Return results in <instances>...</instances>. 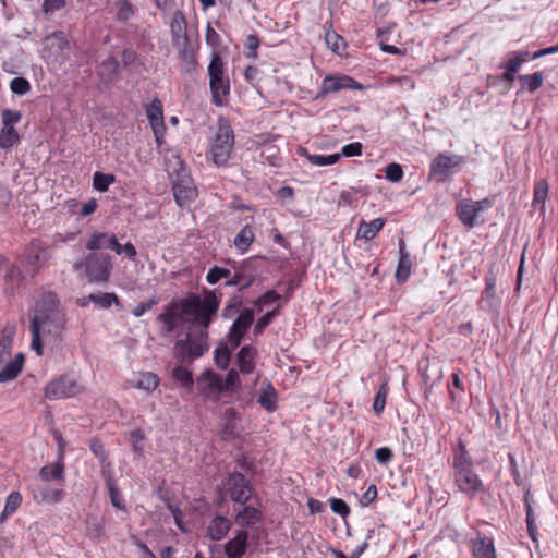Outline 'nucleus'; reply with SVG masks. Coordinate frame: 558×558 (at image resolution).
<instances>
[{"mask_svg":"<svg viewBox=\"0 0 558 558\" xmlns=\"http://www.w3.org/2000/svg\"><path fill=\"white\" fill-rule=\"evenodd\" d=\"M198 294L190 293L186 298L178 301H171L165 306L161 314L157 316V322L161 324V335L168 336L185 323V315L191 316L197 307Z\"/></svg>","mask_w":558,"mask_h":558,"instance_id":"obj_1","label":"nucleus"},{"mask_svg":"<svg viewBox=\"0 0 558 558\" xmlns=\"http://www.w3.org/2000/svg\"><path fill=\"white\" fill-rule=\"evenodd\" d=\"M209 87L211 92L213 102L216 106L223 105V98L229 95L230 82L225 77V64L218 52L211 54L208 65Z\"/></svg>","mask_w":558,"mask_h":558,"instance_id":"obj_2","label":"nucleus"},{"mask_svg":"<svg viewBox=\"0 0 558 558\" xmlns=\"http://www.w3.org/2000/svg\"><path fill=\"white\" fill-rule=\"evenodd\" d=\"M234 146V134L227 121H220L210 148L213 162L218 166H226Z\"/></svg>","mask_w":558,"mask_h":558,"instance_id":"obj_3","label":"nucleus"},{"mask_svg":"<svg viewBox=\"0 0 558 558\" xmlns=\"http://www.w3.org/2000/svg\"><path fill=\"white\" fill-rule=\"evenodd\" d=\"M226 493L234 504L246 505L254 493L251 481L241 472H232L223 483Z\"/></svg>","mask_w":558,"mask_h":558,"instance_id":"obj_4","label":"nucleus"},{"mask_svg":"<svg viewBox=\"0 0 558 558\" xmlns=\"http://www.w3.org/2000/svg\"><path fill=\"white\" fill-rule=\"evenodd\" d=\"M84 265L89 282L104 283L109 280L112 264L108 254L101 252L89 253L85 258Z\"/></svg>","mask_w":558,"mask_h":558,"instance_id":"obj_5","label":"nucleus"},{"mask_svg":"<svg viewBox=\"0 0 558 558\" xmlns=\"http://www.w3.org/2000/svg\"><path fill=\"white\" fill-rule=\"evenodd\" d=\"M66 322L68 319L64 311H53L50 314L46 313L44 315L34 314L31 319V324L36 323V326H38V331L56 339L61 338Z\"/></svg>","mask_w":558,"mask_h":558,"instance_id":"obj_6","label":"nucleus"},{"mask_svg":"<svg viewBox=\"0 0 558 558\" xmlns=\"http://www.w3.org/2000/svg\"><path fill=\"white\" fill-rule=\"evenodd\" d=\"M220 305V300L213 293H208L204 300L198 295V304L191 316L194 323L202 329L201 336H206V329L211 324Z\"/></svg>","mask_w":558,"mask_h":558,"instance_id":"obj_7","label":"nucleus"},{"mask_svg":"<svg viewBox=\"0 0 558 558\" xmlns=\"http://www.w3.org/2000/svg\"><path fill=\"white\" fill-rule=\"evenodd\" d=\"M463 161L464 158L459 155L438 154L430 163L429 179L444 183L450 178L451 170L462 165Z\"/></svg>","mask_w":558,"mask_h":558,"instance_id":"obj_8","label":"nucleus"},{"mask_svg":"<svg viewBox=\"0 0 558 558\" xmlns=\"http://www.w3.org/2000/svg\"><path fill=\"white\" fill-rule=\"evenodd\" d=\"M80 386L71 376H60L45 388V397L52 400L70 398L78 393Z\"/></svg>","mask_w":558,"mask_h":558,"instance_id":"obj_9","label":"nucleus"},{"mask_svg":"<svg viewBox=\"0 0 558 558\" xmlns=\"http://www.w3.org/2000/svg\"><path fill=\"white\" fill-rule=\"evenodd\" d=\"M253 323L254 310L244 307L233 322L228 333V341L231 345V349H235L241 344L245 333Z\"/></svg>","mask_w":558,"mask_h":558,"instance_id":"obj_10","label":"nucleus"},{"mask_svg":"<svg viewBox=\"0 0 558 558\" xmlns=\"http://www.w3.org/2000/svg\"><path fill=\"white\" fill-rule=\"evenodd\" d=\"M456 483L459 489L473 498L477 493L485 492L484 485L473 469L456 471Z\"/></svg>","mask_w":558,"mask_h":558,"instance_id":"obj_11","label":"nucleus"},{"mask_svg":"<svg viewBox=\"0 0 558 558\" xmlns=\"http://www.w3.org/2000/svg\"><path fill=\"white\" fill-rule=\"evenodd\" d=\"M250 546V532L246 529L236 530L233 537L223 545L227 558H242Z\"/></svg>","mask_w":558,"mask_h":558,"instance_id":"obj_12","label":"nucleus"},{"mask_svg":"<svg viewBox=\"0 0 558 558\" xmlns=\"http://www.w3.org/2000/svg\"><path fill=\"white\" fill-rule=\"evenodd\" d=\"M363 85L348 75L326 76L320 85V94L337 93L342 89H362Z\"/></svg>","mask_w":558,"mask_h":558,"instance_id":"obj_13","label":"nucleus"},{"mask_svg":"<svg viewBox=\"0 0 558 558\" xmlns=\"http://www.w3.org/2000/svg\"><path fill=\"white\" fill-rule=\"evenodd\" d=\"M33 497L37 502L54 505L63 500L65 492L62 488L52 487L48 482H43L33 490Z\"/></svg>","mask_w":558,"mask_h":558,"instance_id":"obj_14","label":"nucleus"},{"mask_svg":"<svg viewBox=\"0 0 558 558\" xmlns=\"http://www.w3.org/2000/svg\"><path fill=\"white\" fill-rule=\"evenodd\" d=\"M264 517L259 509L253 506L244 505L243 509L234 515V523L242 529L254 526L263 521Z\"/></svg>","mask_w":558,"mask_h":558,"instance_id":"obj_15","label":"nucleus"},{"mask_svg":"<svg viewBox=\"0 0 558 558\" xmlns=\"http://www.w3.org/2000/svg\"><path fill=\"white\" fill-rule=\"evenodd\" d=\"M171 37H172V44L174 47L178 46H184L185 44H189V36L186 33V22L185 17L182 14V12L178 11L173 14L171 24Z\"/></svg>","mask_w":558,"mask_h":558,"instance_id":"obj_16","label":"nucleus"},{"mask_svg":"<svg viewBox=\"0 0 558 558\" xmlns=\"http://www.w3.org/2000/svg\"><path fill=\"white\" fill-rule=\"evenodd\" d=\"M232 523L223 515H215L208 523L207 533L210 539L221 541L230 532Z\"/></svg>","mask_w":558,"mask_h":558,"instance_id":"obj_17","label":"nucleus"},{"mask_svg":"<svg viewBox=\"0 0 558 558\" xmlns=\"http://www.w3.org/2000/svg\"><path fill=\"white\" fill-rule=\"evenodd\" d=\"M257 350L251 345H243L236 354V365L242 374H251L255 369V359Z\"/></svg>","mask_w":558,"mask_h":558,"instance_id":"obj_18","label":"nucleus"},{"mask_svg":"<svg viewBox=\"0 0 558 558\" xmlns=\"http://www.w3.org/2000/svg\"><path fill=\"white\" fill-rule=\"evenodd\" d=\"M197 384L201 392H222V376L216 374L215 372L207 369L197 378Z\"/></svg>","mask_w":558,"mask_h":558,"instance_id":"obj_19","label":"nucleus"},{"mask_svg":"<svg viewBox=\"0 0 558 558\" xmlns=\"http://www.w3.org/2000/svg\"><path fill=\"white\" fill-rule=\"evenodd\" d=\"M186 351L189 357V364H192L194 360L203 356L209 349L207 344L206 337L199 336L197 338L191 337V335H186Z\"/></svg>","mask_w":558,"mask_h":558,"instance_id":"obj_20","label":"nucleus"},{"mask_svg":"<svg viewBox=\"0 0 558 558\" xmlns=\"http://www.w3.org/2000/svg\"><path fill=\"white\" fill-rule=\"evenodd\" d=\"M173 194L175 203L180 207H186L197 197V190L192 185L174 184Z\"/></svg>","mask_w":558,"mask_h":558,"instance_id":"obj_21","label":"nucleus"},{"mask_svg":"<svg viewBox=\"0 0 558 558\" xmlns=\"http://www.w3.org/2000/svg\"><path fill=\"white\" fill-rule=\"evenodd\" d=\"M24 363V355L19 353L15 357L4 365V367L0 371V383H7L17 377L20 372L22 371V366Z\"/></svg>","mask_w":558,"mask_h":558,"instance_id":"obj_22","label":"nucleus"},{"mask_svg":"<svg viewBox=\"0 0 558 558\" xmlns=\"http://www.w3.org/2000/svg\"><path fill=\"white\" fill-rule=\"evenodd\" d=\"M457 215L464 226L474 227L476 225L477 213L471 201H461L458 203Z\"/></svg>","mask_w":558,"mask_h":558,"instance_id":"obj_23","label":"nucleus"},{"mask_svg":"<svg viewBox=\"0 0 558 558\" xmlns=\"http://www.w3.org/2000/svg\"><path fill=\"white\" fill-rule=\"evenodd\" d=\"M474 558H497L494 542L489 537H480L473 543Z\"/></svg>","mask_w":558,"mask_h":558,"instance_id":"obj_24","label":"nucleus"},{"mask_svg":"<svg viewBox=\"0 0 558 558\" xmlns=\"http://www.w3.org/2000/svg\"><path fill=\"white\" fill-rule=\"evenodd\" d=\"M39 476L43 482L57 481L63 483L64 465L62 462L44 465L39 471Z\"/></svg>","mask_w":558,"mask_h":558,"instance_id":"obj_25","label":"nucleus"},{"mask_svg":"<svg viewBox=\"0 0 558 558\" xmlns=\"http://www.w3.org/2000/svg\"><path fill=\"white\" fill-rule=\"evenodd\" d=\"M116 243V235L107 232L94 233L86 243V248L89 251H98L102 248H110Z\"/></svg>","mask_w":558,"mask_h":558,"instance_id":"obj_26","label":"nucleus"},{"mask_svg":"<svg viewBox=\"0 0 558 558\" xmlns=\"http://www.w3.org/2000/svg\"><path fill=\"white\" fill-rule=\"evenodd\" d=\"M145 110L150 128H154V125L156 128L166 125L163 120L162 102L158 98H155L149 105H147Z\"/></svg>","mask_w":558,"mask_h":558,"instance_id":"obj_27","label":"nucleus"},{"mask_svg":"<svg viewBox=\"0 0 558 558\" xmlns=\"http://www.w3.org/2000/svg\"><path fill=\"white\" fill-rule=\"evenodd\" d=\"M399 263L396 272V277L398 281H405L410 275L411 269V256L408 252H405V245L402 240L399 242Z\"/></svg>","mask_w":558,"mask_h":558,"instance_id":"obj_28","label":"nucleus"},{"mask_svg":"<svg viewBox=\"0 0 558 558\" xmlns=\"http://www.w3.org/2000/svg\"><path fill=\"white\" fill-rule=\"evenodd\" d=\"M386 220L384 218H376L369 222L361 221L357 230V235L365 240H372L384 228Z\"/></svg>","mask_w":558,"mask_h":558,"instance_id":"obj_29","label":"nucleus"},{"mask_svg":"<svg viewBox=\"0 0 558 558\" xmlns=\"http://www.w3.org/2000/svg\"><path fill=\"white\" fill-rule=\"evenodd\" d=\"M53 311H62L59 307V299L53 292H45L40 301L37 303L35 314L52 313Z\"/></svg>","mask_w":558,"mask_h":558,"instance_id":"obj_30","label":"nucleus"},{"mask_svg":"<svg viewBox=\"0 0 558 558\" xmlns=\"http://www.w3.org/2000/svg\"><path fill=\"white\" fill-rule=\"evenodd\" d=\"M159 385V377L151 372L141 373L138 377L132 380V386L145 390L147 392H153Z\"/></svg>","mask_w":558,"mask_h":558,"instance_id":"obj_31","label":"nucleus"},{"mask_svg":"<svg viewBox=\"0 0 558 558\" xmlns=\"http://www.w3.org/2000/svg\"><path fill=\"white\" fill-rule=\"evenodd\" d=\"M485 290L483 292L481 304H486L488 308L495 307L496 296V277L492 270L485 277Z\"/></svg>","mask_w":558,"mask_h":558,"instance_id":"obj_32","label":"nucleus"},{"mask_svg":"<svg viewBox=\"0 0 558 558\" xmlns=\"http://www.w3.org/2000/svg\"><path fill=\"white\" fill-rule=\"evenodd\" d=\"M14 331L12 328H3L0 332V364L4 363L12 353Z\"/></svg>","mask_w":558,"mask_h":558,"instance_id":"obj_33","label":"nucleus"},{"mask_svg":"<svg viewBox=\"0 0 558 558\" xmlns=\"http://www.w3.org/2000/svg\"><path fill=\"white\" fill-rule=\"evenodd\" d=\"M171 375H172V378L178 384H180L181 387L186 388L189 390H191L193 388V385H194L193 374L186 366L181 365V364L177 365L172 369Z\"/></svg>","mask_w":558,"mask_h":558,"instance_id":"obj_34","label":"nucleus"},{"mask_svg":"<svg viewBox=\"0 0 558 558\" xmlns=\"http://www.w3.org/2000/svg\"><path fill=\"white\" fill-rule=\"evenodd\" d=\"M300 155L305 156L307 158V160L312 165L318 166V167L335 165L341 158L340 154H331V155H328V156H325V155H312V154H308L305 148H301L300 149Z\"/></svg>","mask_w":558,"mask_h":558,"instance_id":"obj_35","label":"nucleus"},{"mask_svg":"<svg viewBox=\"0 0 558 558\" xmlns=\"http://www.w3.org/2000/svg\"><path fill=\"white\" fill-rule=\"evenodd\" d=\"M106 485L109 492V497L112 506L116 507L117 509L123 510L125 508L124 500L117 485V481L114 480L112 474H109L106 477Z\"/></svg>","mask_w":558,"mask_h":558,"instance_id":"obj_36","label":"nucleus"},{"mask_svg":"<svg viewBox=\"0 0 558 558\" xmlns=\"http://www.w3.org/2000/svg\"><path fill=\"white\" fill-rule=\"evenodd\" d=\"M89 300H92V303L96 304L99 308L102 310H107L111 305L121 306L120 299L113 292L99 294L92 293L89 294Z\"/></svg>","mask_w":558,"mask_h":558,"instance_id":"obj_37","label":"nucleus"},{"mask_svg":"<svg viewBox=\"0 0 558 558\" xmlns=\"http://www.w3.org/2000/svg\"><path fill=\"white\" fill-rule=\"evenodd\" d=\"M177 48L179 50V57L183 62L185 72H187V73L193 72L196 68V59L194 56L193 47L189 43V44H185L184 46H178Z\"/></svg>","mask_w":558,"mask_h":558,"instance_id":"obj_38","label":"nucleus"},{"mask_svg":"<svg viewBox=\"0 0 558 558\" xmlns=\"http://www.w3.org/2000/svg\"><path fill=\"white\" fill-rule=\"evenodd\" d=\"M253 241H254V231L251 226H245L236 234V236L234 239V245L241 253H244L248 250V247L253 243Z\"/></svg>","mask_w":558,"mask_h":558,"instance_id":"obj_39","label":"nucleus"},{"mask_svg":"<svg viewBox=\"0 0 558 558\" xmlns=\"http://www.w3.org/2000/svg\"><path fill=\"white\" fill-rule=\"evenodd\" d=\"M255 280L253 275H246L243 270H236L231 279L226 281L223 286L232 287L235 286L239 288V291H243L250 288Z\"/></svg>","mask_w":558,"mask_h":558,"instance_id":"obj_40","label":"nucleus"},{"mask_svg":"<svg viewBox=\"0 0 558 558\" xmlns=\"http://www.w3.org/2000/svg\"><path fill=\"white\" fill-rule=\"evenodd\" d=\"M119 68V61L113 57H109L101 62L99 74L102 80L112 81L118 75Z\"/></svg>","mask_w":558,"mask_h":558,"instance_id":"obj_41","label":"nucleus"},{"mask_svg":"<svg viewBox=\"0 0 558 558\" xmlns=\"http://www.w3.org/2000/svg\"><path fill=\"white\" fill-rule=\"evenodd\" d=\"M22 504V495L19 492H11L7 497L4 509L0 515V522L12 515Z\"/></svg>","mask_w":558,"mask_h":558,"instance_id":"obj_42","label":"nucleus"},{"mask_svg":"<svg viewBox=\"0 0 558 558\" xmlns=\"http://www.w3.org/2000/svg\"><path fill=\"white\" fill-rule=\"evenodd\" d=\"M214 360L220 369H227L231 360V349L226 342H220L214 352Z\"/></svg>","mask_w":558,"mask_h":558,"instance_id":"obj_43","label":"nucleus"},{"mask_svg":"<svg viewBox=\"0 0 558 558\" xmlns=\"http://www.w3.org/2000/svg\"><path fill=\"white\" fill-rule=\"evenodd\" d=\"M243 299L241 295L234 294L232 295L226 303L225 307L221 311V317L223 319H231L236 314L243 310Z\"/></svg>","mask_w":558,"mask_h":558,"instance_id":"obj_44","label":"nucleus"},{"mask_svg":"<svg viewBox=\"0 0 558 558\" xmlns=\"http://www.w3.org/2000/svg\"><path fill=\"white\" fill-rule=\"evenodd\" d=\"M547 194L548 183L545 180H539L534 186L533 206L538 207L541 211L545 210Z\"/></svg>","mask_w":558,"mask_h":558,"instance_id":"obj_45","label":"nucleus"},{"mask_svg":"<svg viewBox=\"0 0 558 558\" xmlns=\"http://www.w3.org/2000/svg\"><path fill=\"white\" fill-rule=\"evenodd\" d=\"M20 136L13 126H3L0 131V147L9 149L19 143Z\"/></svg>","mask_w":558,"mask_h":558,"instance_id":"obj_46","label":"nucleus"},{"mask_svg":"<svg viewBox=\"0 0 558 558\" xmlns=\"http://www.w3.org/2000/svg\"><path fill=\"white\" fill-rule=\"evenodd\" d=\"M451 378L452 383L448 385L449 398L452 403H459L462 400L464 387L458 373H453Z\"/></svg>","mask_w":558,"mask_h":558,"instance_id":"obj_47","label":"nucleus"},{"mask_svg":"<svg viewBox=\"0 0 558 558\" xmlns=\"http://www.w3.org/2000/svg\"><path fill=\"white\" fill-rule=\"evenodd\" d=\"M519 81L522 82V86L525 87L530 93H534L542 86L544 82V75L542 72H535L529 75H519Z\"/></svg>","mask_w":558,"mask_h":558,"instance_id":"obj_48","label":"nucleus"},{"mask_svg":"<svg viewBox=\"0 0 558 558\" xmlns=\"http://www.w3.org/2000/svg\"><path fill=\"white\" fill-rule=\"evenodd\" d=\"M116 181V177L112 173L95 172L93 175V186L98 192L108 191L110 184Z\"/></svg>","mask_w":558,"mask_h":558,"instance_id":"obj_49","label":"nucleus"},{"mask_svg":"<svg viewBox=\"0 0 558 558\" xmlns=\"http://www.w3.org/2000/svg\"><path fill=\"white\" fill-rule=\"evenodd\" d=\"M258 403L267 411L275 410V408H276V390L271 385H268V387L260 392V395L258 397Z\"/></svg>","mask_w":558,"mask_h":558,"instance_id":"obj_50","label":"nucleus"},{"mask_svg":"<svg viewBox=\"0 0 558 558\" xmlns=\"http://www.w3.org/2000/svg\"><path fill=\"white\" fill-rule=\"evenodd\" d=\"M116 5L118 9L116 13V20L118 22L125 23L134 15V7L130 1L122 0L117 2Z\"/></svg>","mask_w":558,"mask_h":558,"instance_id":"obj_51","label":"nucleus"},{"mask_svg":"<svg viewBox=\"0 0 558 558\" xmlns=\"http://www.w3.org/2000/svg\"><path fill=\"white\" fill-rule=\"evenodd\" d=\"M453 466L456 471L462 469H472V461L468 456V451L462 442L459 444V451L456 452Z\"/></svg>","mask_w":558,"mask_h":558,"instance_id":"obj_52","label":"nucleus"},{"mask_svg":"<svg viewBox=\"0 0 558 558\" xmlns=\"http://www.w3.org/2000/svg\"><path fill=\"white\" fill-rule=\"evenodd\" d=\"M281 300V295L275 290H268L254 301L257 312H262L265 306Z\"/></svg>","mask_w":558,"mask_h":558,"instance_id":"obj_53","label":"nucleus"},{"mask_svg":"<svg viewBox=\"0 0 558 558\" xmlns=\"http://www.w3.org/2000/svg\"><path fill=\"white\" fill-rule=\"evenodd\" d=\"M145 434L142 429L136 428L129 433V441L135 453L142 454L144 452Z\"/></svg>","mask_w":558,"mask_h":558,"instance_id":"obj_54","label":"nucleus"},{"mask_svg":"<svg viewBox=\"0 0 558 558\" xmlns=\"http://www.w3.org/2000/svg\"><path fill=\"white\" fill-rule=\"evenodd\" d=\"M47 251L38 247H31L27 252V262L31 267H34V272L38 269V264L47 259Z\"/></svg>","mask_w":558,"mask_h":558,"instance_id":"obj_55","label":"nucleus"},{"mask_svg":"<svg viewBox=\"0 0 558 558\" xmlns=\"http://www.w3.org/2000/svg\"><path fill=\"white\" fill-rule=\"evenodd\" d=\"M279 314V305L272 311L267 312L256 322L254 326V333L260 335L272 322V319Z\"/></svg>","mask_w":558,"mask_h":558,"instance_id":"obj_56","label":"nucleus"},{"mask_svg":"<svg viewBox=\"0 0 558 558\" xmlns=\"http://www.w3.org/2000/svg\"><path fill=\"white\" fill-rule=\"evenodd\" d=\"M325 40H326L327 46L333 52H340V50L344 49V47H345L343 38L339 34H337L335 31L326 32Z\"/></svg>","mask_w":558,"mask_h":558,"instance_id":"obj_57","label":"nucleus"},{"mask_svg":"<svg viewBox=\"0 0 558 558\" xmlns=\"http://www.w3.org/2000/svg\"><path fill=\"white\" fill-rule=\"evenodd\" d=\"M259 45H260V41H259V38L257 37V35L248 34L246 36L245 41H244V47L247 50V52H246L247 59H252V60L257 59V57H258L257 49H258Z\"/></svg>","mask_w":558,"mask_h":558,"instance_id":"obj_58","label":"nucleus"},{"mask_svg":"<svg viewBox=\"0 0 558 558\" xmlns=\"http://www.w3.org/2000/svg\"><path fill=\"white\" fill-rule=\"evenodd\" d=\"M86 524L87 533L90 538L100 539L104 536L105 530L102 523L97 518L87 519Z\"/></svg>","mask_w":558,"mask_h":558,"instance_id":"obj_59","label":"nucleus"},{"mask_svg":"<svg viewBox=\"0 0 558 558\" xmlns=\"http://www.w3.org/2000/svg\"><path fill=\"white\" fill-rule=\"evenodd\" d=\"M231 276V271L227 268L214 266L209 269L206 275V280L209 284L217 283L220 279L229 278Z\"/></svg>","mask_w":558,"mask_h":558,"instance_id":"obj_60","label":"nucleus"},{"mask_svg":"<svg viewBox=\"0 0 558 558\" xmlns=\"http://www.w3.org/2000/svg\"><path fill=\"white\" fill-rule=\"evenodd\" d=\"M23 279V274L16 265L8 264L4 280L11 287L19 284Z\"/></svg>","mask_w":558,"mask_h":558,"instance_id":"obj_61","label":"nucleus"},{"mask_svg":"<svg viewBox=\"0 0 558 558\" xmlns=\"http://www.w3.org/2000/svg\"><path fill=\"white\" fill-rule=\"evenodd\" d=\"M185 342L186 340L184 339L177 340L173 347V356L181 365L189 364Z\"/></svg>","mask_w":558,"mask_h":558,"instance_id":"obj_62","label":"nucleus"},{"mask_svg":"<svg viewBox=\"0 0 558 558\" xmlns=\"http://www.w3.org/2000/svg\"><path fill=\"white\" fill-rule=\"evenodd\" d=\"M10 89L13 94L23 96L31 90V84L24 77H15L10 83Z\"/></svg>","mask_w":558,"mask_h":558,"instance_id":"obj_63","label":"nucleus"},{"mask_svg":"<svg viewBox=\"0 0 558 558\" xmlns=\"http://www.w3.org/2000/svg\"><path fill=\"white\" fill-rule=\"evenodd\" d=\"M385 177L388 181L397 183L401 181L403 177V170L399 163L391 162L386 167Z\"/></svg>","mask_w":558,"mask_h":558,"instance_id":"obj_64","label":"nucleus"}]
</instances>
